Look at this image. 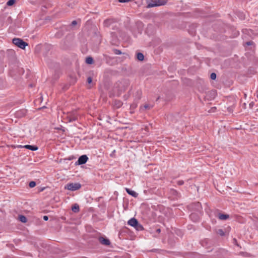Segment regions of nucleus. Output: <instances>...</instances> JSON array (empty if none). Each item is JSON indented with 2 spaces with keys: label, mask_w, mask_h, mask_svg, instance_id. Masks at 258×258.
Segmentation results:
<instances>
[{
  "label": "nucleus",
  "mask_w": 258,
  "mask_h": 258,
  "mask_svg": "<svg viewBox=\"0 0 258 258\" xmlns=\"http://www.w3.org/2000/svg\"><path fill=\"white\" fill-rule=\"evenodd\" d=\"M151 1H152V2L148 4V5L147 7L148 8L165 5L167 2V0H151Z\"/></svg>",
  "instance_id": "nucleus-1"
},
{
  "label": "nucleus",
  "mask_w": 258,
  "mask_h": 258,
  "mask_svg": "<svg viewBox=\"0 0 258 258\" xmlns=\"http://www.w3.org/2000/svg\"><path fill=\"white\" fill-rule=\"evenodd\" d=\"M13 43L18 47L24 49L28 44L20 38H15L13 39Z\"/></svg>",
  "instance_id": "nucleus-2"
},
{
  "label": "nucleus",
  "mask_w": 258,
  "mask_h": 258,
  "mask_svg": "<svg viewBox=\"0 0 258 258\" xmlns=\"http://www.w3.org/2000/svg\"><path fill=\"white\" fill-rule=\"evenodd\" d=\"M81 185L79 183H69L65 186V188L71 191H75L79 189Z\"/></svg>",
  "instance_id": "nucleus-3"
},
{
  "label": "nucleus",
  "mask_w": 258,
  "mask_h": 258,
  "mask_svg": "<svg viewBox=\"0 0 258 258\" xmlns=\"http://www.w3.org/2000/svg\"><path fill=\"white\" fill-rule=\"evenodd\" d=\"M189 207L193 211L199 213H200L202 210L201 204L198 202L190 204Z\"/></svg>",
  "instance_id": "nucleus-4"
},
{
  "label": "nucleus",
  "mask_w": 258,
  "mask_h": 258,
  "mask_svg": "<svg viewBox=\"0 0 258 258\" xmlns=\"http://www.w3.org/2000/svg\"><path fill=\"white\" fill-rule=\"evenodd\" d=\"M88 159V158L86 155H82L79 158L77 163L78 165H82L85 164L87 162Z\"/></svg>",
  "instance_id": "nucleus-5"
},
{
  "label": "nucleus",
  "mask_w": 258,
  "mask_h": 258,
  "mask_svg": "<svg viewBox=\"0 0 258 258\" xmlns=\"http://www.w3.org/2000/svg\"><path fill=\"white\" fill-rule=\"evenodd\" d=\"M215 215L221 220H225L229 217V215L228 214H222L218 212L215 213Z\"/></svg>",
  "instance_id": "nucleus-6"
},
{
  "label": "nucleus",
  "mask_w": 258,
  "mask_h": 258,
  "mask_svg": "<svg viewBox=\"0 0 258 258\" xmlns=\"http://www.w3.org/2000/svg\"><path fill=\"white\" fill-rule=\"evenodd\" d=\"M99 241L100 243L105 245H109L110 244L109 240L103 237H100L99 238Z\"/></svg>",
  "instance_id": "nucleus-7"
},
{
  "label": "nucleus",
  "mask_w": 258,
  "mask_h": 258,
  "mask_svg": "<svg viewBox=\"0 0 258 258\" xmlns=\"http://www.w3.org/2000/svg\"><path fill=\"white\" fill-rule=\"evenodd\" d=\"M115 22V19H112V18H110V19H106L104 21V25L105 26V27H109L112 24L114 23Z\"/></svg>",
  "instance_id": "nucleus-8"
},
{
  "label": "nucleus",
  "mask_w": 258,
  "mask_h": 258,
  "mask_svg": "<svg viewBox=\"0 0 258 258\" xmlns=\"http://www.w3.org/2000/svg\"><path fill=\"white\" fill-rule=\"evenodd\" d=\"M138 220L136 219H135V218H131L127 222V224L128 225H130L131 226H133L134 227H135V226H137V225H138Z\"/></svg>",
  "instance_id": "nucleus-9"
},
{
  "label": "nucleus",
  "mask_w": 258,
  "mask_h": 258,
  "mask_svg": "<svg viewBox=\"0 0 258 258\" xmlns=\"http://www.w3.org/2000/svg\"><path fill=\"white\" fill-rule=\"evenodd\" d=\"M189 217L194 222H197L199 220V216L196 213H192Z\"/></svg>",
  "instance_id": "nucleus-10"
},
{
  "label": "nucleus",
  "mask_w": 258,
  "mask_h": 258,
  "mask_svg": "<svg viewBox=\"0 0 258 258\" xmlns=\"http://www.w3.org/2000/svg\"><path fill=\"white\" fill-rule=\"evenodd\" d=\"M68 117L70 122L75 121L78 119V117L75 113H71L68 116Z\"/></svg>",
  "instance_id": "nucleus-11"
},
{
  "label": "nucleus",
  "mask_w": 258,
  "mask_h": 258,
  "mask_svg": "<svg viewBox=\"0 0 258 258\" xmlns=\"http://www.w3.org/2000/svg\"><path fill=\"white\" fill-rule=\"evenodd\" d=\"M125 190L128 194L131 195L133 197L136 198L138 196V194L136 191L132 190L129 188H126Z\"/></svg>",
  "instance_id": "nucleus-12"
},
{
  "label": "nucleus",
  "mask_w": 258,
  "mask_h": 258,
  "mask_svg": "<svg viewBox=\"0 0 258 258\" xmlns=\"http://www.w3.org/2000/svg\"><path fill=\"white\" fill-rule=\"evenodd\" d=\"M21 147H23L25 148L30 150L31 151H36L38 149V147L37 146H32V145H25L24 146H21Z\"/></svg>",
  "instance_id": "nucleus-13"
},
{
  "label": "nucleus",
  "mask_w": 258,
  "mask_h": 258,
  "mask_svg": "<svg viewBox=\"0 0 258 258\" xmlns=\"http://www.w3.org/2000/svg\"><path fill=\"white\" fill-rule=\"evenodd\" d=\"M72 210L74 213H78L80 210L79 206L77 204H74L73 206L72 207Z\"/></svg>",
  "instance_id": "nucleus-14"
},
{
  "label": "nucleus",
  "mask_w": 258,
  "mask_h": 258,
  "mask_svg": "<svg viewBox=\"0 0 258 258\" xmlns=\"http://www.w3.org/2000/svg\"><path fill=\"white\" fill-rule=\"evenodd\" d=\"M26 113V110H20L17 112V115L20 117L24 116Z\"/></svg>",
  "instance_id": "nucleus-15"
},
{
  "label": "nucleus",
  "mask_w": 258,
  "mask_h": 258,
  "mask_svg": "<svg viewBox=\"0 0 258 258\" xmlns=\"http://www.w3.org/2000/svg\"><path fill=\"white\" fill-rule=\"evenodd\" d=\"M137 57L139 60H143L144 59V56L142 53L138 52L137 54Z\"/></svg>",
  "instance_id": "nucleus-16"
},
{
  "label": "nucleus",
  "mask_w": 258,
  "mask_h": 258,
  "mask_svg": "<svg viewBox=\"0 0 258 258\" xmlns=\"http://www.w3.org/2000/svg\"><path fill=\"white\" fill-rule=\"evenodd\" d=\"M19 219L22 223H26L27 222L26 217L23 215H20L19 217Z\"/></svg>",
  "instance_id": "nucleus-17"
},
{
  "label": "nucleus",
  "mask_w": 258,
  "mask_h": 258,
  "mask_svg": "<svg viewBox=\"0 0 258 258\" xmlns=\"http://www.w3.org/2000/svg\"><path fill=\"white\" fill-rule=\"evenodd\" d=\"M86 62L88 64H92L93 63V59L91 57H87L86 59Z\"/></svg>",
  "instance_id": "nucleus-18"
},
{
  "label": "nucleus",
  "mask_w": 258,
  "mask_h": 258,
  "mask_svg": "<svg viewBox=\"0 0 258 258\" xmlns=\"http://www.w3.org/2000/svg\"><path fill=\"white\" fill-rule=\"evenodd\" d=\"M217 234H218L219 235H220V236H224L225 235V232H224V231L221 229H218L217 231Z\"/></svg>",
  "instance_id": "nucleus-19"
},
{
  "label": "nucleus",
  "mask_w": 258,
  "mask_h": 258,
  "mask_svg": "<svg viewBox=\"0 0 258 258\" xmlns=\"http://www.w3.org/2000/svg\"><path fill=\"white\" fill-rule=\"evenodd\" d=\"M152 107V106H150L148 104H145L143 106V107L140 108L141 110H144V109H149Z\"/></svg>",
  "instance_id": "nucleus-20"
},
{
  "label": "nucleus",
  "mask_w": 258,
  "mask_h": 258,
  "mask_svg": "<svg viewBox=\"0 0 258 258\" xmlns=\"http://www.w3.org/2000/svg\"><path fill=\"white\" fill-rule=\"evenodd\" d=\"M135 228L137 230H142L143 229V227L140 224H139V222L138 223L137 226H135Z\"/></svg>",
  "instance_id": "nucleus-21"
},
{
  "label": "nucleus",
  "mask_w": 258,
  "mask_h": 258,
  "mask_svg": "<svg viewBox=\"0 0 258 258\" xmlns=\"http://www.w3.org/2000/svg\"><path fill=\"white\" fill-rule=\"evenodd\" d=\"M15 2H16L15 0H9L7 2V5L9 6H11L13 5Z\"/></svg>",
  "instance_id": "nucleus-22"
},
{
  "label": "nucleus",
  "mask_w": 258,
  "mask_h": 258,
  "mask_svg": "<svg viewBox=\"0 0 258 258\" xmlns=\"http://www.w3.org/2000/svg\"><path fill=\"white\" fill-rule=\"evenodd\" d=\"M113 51L114 53L115 54L119 55V54H121L122 53L121 51L119 49H114Z\"/></svg>",
  "instance_id": "nucleus-23"
},
{
  "label": "nucleus",
  "mask_w": 258,
  "mask_h": 258,
  "mask_svg": "<svg viewBox=\"0 0 258 258\" xmlns=\"http://www.w3.org/2000/svg\"><path fill=\"white\" fill-rule=\"evenodd\" d=\"M36 185V182L34 181H32L29 182V186L30 187L32 188L35 187Z\"/></svg>",
  "instance_id": "nucleus-24"
},
{
  "label": "nucleus",
  "mask_w": 258,
  "mask_h": 258,
  "mask_svg": "<svg viewBox=\"0 0 258 258\" xmlns=\"http://www.w3.org/2000/svg\"><path fill=\"white\" fill-rule=\"evenodd\" d=\"M212 80H215L216 78V74L215 73H212L210 76Z\"/></svg>",
  "instance_id": "nucleus-25"
},
{
  "label": "nucleus",
  "mask_w": 258,
  "mask_h": 258,
  "mask_svg": "<svg viewBox=\"0 0 258 258\" xmlns=\"http://www.w3.org/2000/svg\"><path fill=\"white\" fill-rule=\"evenodd\" d=\"M137 107V104L136 103H133L131 105V108L132 109H135Z\"/></svg>",
  "instance_id": "nucleus-26"
},
{
  "label": "nucleus",
  "mask_w": 258,
  "mask_h": 258,
  "mask_svg": "<svg viewBox=\"0 0 258 258\" xmlns=\"http://www.w3.org/2000/svg\"><path fill=\"white\" fill-rule=\"evenodd\" d=\"M92 81V78L91 77H89L88 78H87V82L89 83V84H90Z\"/></svg>",
  "instance_id": "nucleus-27"
},
{
  "label": "nucleus",
  "mask_w": 258,
  "mask_h": 258,
  "mask_svg": "<svg viewBox=\"0 0 258 258\" xmlns=\"http://www.w3.org/2000/svg\"><path fill=\"white\" fill-rule=\"evenodd\" d=\"M183 183H184V181L183 180H179L177 181V184L179 185H181L183 184Z\"/></svg>",
  "instance_id": "nucleus-28"
},
{
  "label": "nucleus",
  "mask_w": 258,
  "mask_h": 258,
  "mask_svg": "<svg viewBox=\"0 0 258 258\" xmlns=\"http://www.w3.org/2000/svg\"><path fill=\"white\" fill-rule=\"evenodd\" d=\"M71 24L72 26H75L76 25H77V21L75 20L73 21Z\"/></svg>",
  "instance_id": "nucleus-29"
},
{
  "label": "nucleus",
  "mask_w": 258,
  "mask_h": 258,
  "mask_svg": "<svg viewBox=\"0 0 258 258\" xmlns=\"http://www.w3.org/2000/svg\"><path fill=\"white\" fill-rule=\"evenodd\" d=\"M43 219L45 221H47L48 219V217L47 216H43Z\"/></svg>",
  "instance_id": "nucleus-30"
},
{
  "label": "nucleus",
  "mask_w": 258,
  "mask_h": 258,
  "mask_svg": "<svg viewBox=\"0 0 258 258\" xmlns=\"http://www.w3.org/2000/svg\"><path fill=\"white\" fill-rule=\"evenodd\" d=\"M117 107H119L121 105V103L120 102H118V103L116 104Z\"/></svg>",
  "instance_id": "nucleus-31"
},
{
  "label": "nucleus",
  "mask_w": 258,
  "mask_h": 258,
  "mask_svg": "<svg viewBox=\"0 0 258 258\" xmlns=\"http://www.w3.org/2000/svg\"><path fill=\"white\" fill-rule=\"evenodd\" d=\"M252 42L251 41H248V42H246V44L247 45H250L252 44Z\"/></svg>",
  "instance_id": "nucleus-32"
},
{
  "label": "nucleus",
  "mask_w": 258,
  "mask_h": 258,
  "mask_svg": "<svg viewBox=\"0 0 258 258\" xmlns=\"http://www.w3.org/2000/svg\"><path fill=\"white\" fill-rule=\"evenodd\" d=\"M156 231H157V232L159 233L160 232V229H157Z\"/></svg>",
  "instance_id": "nucleus-33"
},
{
  "label": "nucleus",
  "mask_w": 258,
  "mask_h": 258,
  "mask_svg": "<svg viewBox=\"0 0 258 258\" xmlns=\"http://www.w3.org/2000/svg\"><path fill=\"white\" fill-rule=\"evenodd\" d=\"M233 240L235 242H236V239L235 238H234Z\"/></svg>",
  "instance_id": "nucleus-34"
}]
</instances>
